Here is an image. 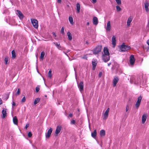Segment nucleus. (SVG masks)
I'll return each mask as SVG.
<instances>
[{"label":"nucleus","instance_id":"f257e3e1","mask_svg":"<svg viewBox=\"0 0 149 149\" xmlns=\"http://www.w3.org/2000/svg\"><path fill=\"white\" fill-rule=\"evenodd\" d=\"M120 49L121 51L122 52L126 51L131 48L130 46L125 45L124 43H123L122 45L120 46Z\"/></svg>","mask_w":149,"mask_h":149},{"label":"nucleus","instance_id":"f03ea898","mask_svg":"<svg viewBox=\"0 0 149 149\" xmlns=\"http://www.w3.org/2000/svg\"><path fill=\"white\" fill-rule=\"evenodd\" d=\"M31 22L33 27L36 29H37L38 27V21L36 19H31Z\"/></svg>","mask_w":149,"mask_h":149},{"label":"nucleus","instance_id":"7ed1b4c3","mask_svg":"<svg viewBox=\"0 0 149 149\" xmlns=\"http://www.w3.org/2000/svg\"><path fill=\"white\" fill-rule=\"evenodd\" d=\"M102 46L101 45H98L94 49V53L97 54L99 52H100L101 50Z\"/></svg>","mask_w":149,"mask_h":149},{"label":"nucleus","instance_id":"20e7f679","mask_svg":"<svg viewBox=\"0 0 149 149\" xmlns=\"http://www.w3.org/2000/svg\"><path fill=\"white\" fill-rule=\"evenodd\" d=\"M119 80V78L117 76H115L113 80V87H115Z\"/></svg>","mask_w":149,"mask_h":149},{"label":"nucleus","instance_id":"39448f33","mask_svg":"<svg viewBox=\"0 0 149 149\" xmlns=\"http://www.w3.org/2000/svg\"><path fill=\"white\" fill-rule=\"evenodd\" d=\"M110 58L109 55L103 54L102 59L104 62H107L110 60Z\"/></svg>","mask_w":149,"mask_h":149},{"label":"nucleus","instance_id":"423d86ee","mask_svg":"<svg viewBox=\"0 0 149 149\" xmlns=\"http://www.w3.org/2000/svg\"><path fill=\"white\" fill-rule=\"evenodd\" d=\"M130 63L131 65H133L135 61V59L134 58V55H131L130 56Z\"/></svg>","mask_w":149,"mask_h":149},{"label":"nucleus","instance_id":"0eeeda50","mask_svg":"<svg viewBox=\"0 0 149 149\" xmlns=\"http://www.w3.org/2000/svg\"><path fill=\"white\" fill-rule=\"evenodd\" d=\"M109 108H108L105 113H104L103 116V119L106 120L107 119L108 117V113L109 112Z\"/></svg>","mask_w":149,"mask_h":149},{"label":"nucleus","instance_id":"6e6552de","mask_svg":"<svg viewBox=\"0 0 149 149\" xmlns=\"http://www.w3.org/2000/svg\"><path fill=\"white\" fill-rule=\"evenodd\" d=\"M78 86L80 91H83V81H81L79 84H78Z\"/></svg>","mask_w":149,"mask_h":149},{"label":"nucleus","instance_id":"1a4fd4ad","mask_svg":"<svg viewBox=\"0 0 149 149\" xmlns=\"http://www.w3.org/2000/svg\"><path fill=\"white\" fill-rule=\"evenodd\" d=\"M52 131V129L50 128L49 129L47 134H46V138H49L50 137Z\"/></svg>","mask_w":149,"mask_h":149},{"label":"nucleus","instance_id":"9d476101","mask_svg":"<svg viewBox=\"0 0 149 149\" xmlns=\"http://www.w3.org/2000/svg\"><path fill=\"white\" fill-rule=\"evenodd\" d=\"M61 130V127L60 126H57L56 127L55 131L56 136H58V133L60 132Z\"/></svg>","mask_w":149,"mask_h":149},{"label":"nucleus","instance_id":"9b49d317","mask_svg":"<svg viewBox=\"0 0 149 149\" xmlns=\"http://www.w3.org/2000/svg\"><path fill=\"white\" fill-rule=\"evenodd\" d=\"M111 29V26L110 21H108L107 24V26L106 29L107 31H110Z\"/></svg>","mask_w":149,"mask_h":149},{"label":"nucleus","instance_id":"f8f14e48","mask_svg":"<svg viewBox=\"0 0 149 149\" xmlns=\"http://www.w3.org/2000/svg\"><path fill=\"white\" fill-rule=\"evenodd\" d=\"M133 17L132 16H130L127 19V25L128 26H129L130 25L131 22L133 19Z\"/></svg>","mask_w":149,"mask_h":149},{"label":"nucleus","instance_id":"ddd939ff","mask_svg":"<svg viewBox=\"0 0 149 149\" xmlns=\"http://www.w3.org/2000/svg\"><path fill=\"white\" fill-rule=\"evenodd\" d=\"M93 23L95 25H97L98 23L97 18L96 17H94L93 18Z\"/></svg>","mask_w":149,"mask_h":149},{"label":"nucleus","instance_id":"4468645a","mask_svg":"<svg viewBox=\"0 0 149 149\" xmlns=\"http://www.w3.org/2000/svg\"><path fill=\"white\" fill-rule=\"evenodd\" d=\"M147 115L146 114H144L142 116V123L143 124H144L146 119Z\"/></svg>","mask_w":149,"mask_h":149},{"label":"nucleus","instance_id":"2eb2a0df","mask_svg":"<svg viewBox=\"0 0 149 149\" xmlns=\"http://www.w3.org/2000/svg\"><path fill=\"white\" fill-rule=\"evenodd\" d=\"M17 14L20 19H22L24 17V16L21 11L19 10H17Z\"/></svg>","mask_w":149,"mask_h":149},{"label":"nucleus","instance_id":"dca6fc26","mask_svg":"<svg viewBox=\"0 0 149 149\" xmlns=\"http://www.w3.org/2000/svg\"><path fill=\"white\" fill-rule=\"evenodd\" d=\"M104 55H109L110 54L109 52L108 49L107 47H105L104 49Z\"/></svg>","mask_w":149,"mask_h":149},{"label":"nucleus","instance_id":"f3484780","mask_svg":"<svg viewBox=\"0 0 149 149\" xmlns=\"http://www.w3.org/2000/svg\"><path fill=\"white\" fill-rule=\"evenodd\" d=\"M116 38L115 36H113L112 37V44L113 47H114L116 45Z\"/></svg>","mask_w":149,"mask_h":149},{"label":"nucleus","instance_id":"a211bd4d","mask_svg":"<svg viewBox=\"0 0 149 149\" xmlns=\"http://www.w3.org/2000/svg\"><path fill=\"white\" fill-rule=\"evenodd\" d=\"M93 70H94L95 69V67L97 64V61L95 60L92 61Z\"/></svg>","mask_w":149,"mask_h":149},{"label":"nucleus","instance_id":"6ab92c4d","mask_svg":"<svg viewBox=\"0 0 149 149\" xmlns=\"http://www.w3.org/2000/svg\"><path fill=\"white\" fill-rule=\"evenodd\" d=\"M2 118H4L7 116V112L6 110H5L4 109L2 111Z\"/></svg>","mask_w":149,"mask_h":149},{"label":"nucleus","instance_id":"aec40b11","mask_svg":"<svg viewBox=\"0 0 149 149\" xmlns=\"http://www.w3.org/2000/svg\"><path fill=\"white\" fill-rule=\"evenodd\" d=\"M67 35L69 40H71L72 39V36L70 33L69 31L67 33Z\"/></svg>","mask_w":149,"mask_h":149},{"label":"nucleus","instance_id":"412c9836","mask_svg":"<svg viewBox=\"0 0 149 149\" xmlns=\"http://www.w3.org/2000/svg\"><path fill=\"white\" fill-rule=\"evenodd\" d=\"M13 121L15 125H17L18 124V120L17 117L16 116H14L13 118Z\"/></svg>","mask_w":149,"mask_h":149},{"label":"nucleus","instance_id":"4be33fe9","mask_svg":"<svg viewBox=\"0 0 149 149\" xmlns=\"http://www.w3.org/2000/svg\"><path fill=\"white\" fill-rule=\"evenodd\" d=\"M97 135V132L96 130H94L93 132L91 133V136L94 138L95 139Z\"/></svg>","mask_w":149,"mask_h":149},{"label":"nucleus","instance_id":"5701e85b","mask_svg":"<svg viewBox=\"0 0 149 149\" xmlns=\"http://www.w3.org/2000/svg\"><path fill=\"white\" fill-rule=\"evenodd\" d=\"M77 12L78 13H79L80 12V4L77 3L76 5Z\"/></svg>","mask_w":149,"mask_h":149},{"label":"nucleus","instance_id":"b1692460","mask_svg":"<svg viewBox=\"0 0 149 149\" xmlns=\"http://www.w3.org/2000/svg\"><path fill=\"white\" fill-rule=\"evenodd\" d=\"M100 134L101 136H105V131L104 130H102L100 132Z\"/></svg>","mask_w":149,"mask_h":149},{"label":"nucleus","instance_id":"393cba45","mask_svg":"<svg viewBox=\"0 0 149 149\" xmlns=\"http://www.w3.org/2000/svg\"><path fill=\"white\" fill-rule=\"evenodd\" d=\"M149 6V3L148 2H146L145 4V8L146 12H148L149 11L148 7Z\"/></svg>","mask_w":149,"mask_h":149},{"label":"nucleus","instance_id":"a878e982","mask_svg":"<svg viewBox=\"0 0 149 149\" xmlns=\"http://www.w3.org/2000/svg\"><path fill=\"white\" fill-rule=\"evenodd\" d=\"M40 100V98H36L34 101V103L35 105L38 103Z\"/></svg>","mask_w":149,"mask_h":149},{"label":"nucleus","instance_id":"bb28decb","mask_svg":"<svg viewBox=\"0 0 149 149\" xmlns=\"http://www.w3.org/2000/svg\"><path fill=\"white\" fill-rule=\"evenodd\" d=\"M11 54L12 58L13 59L15 58L16 57V53L14 50L12 51Z\"/></svg>","mask_w":149,"mask_h":149},{"label":"nucleus","instance_id":"cd10ccee","mask_svg":"<svg viewBox=\"0 0 149 149\" xmlns=\"http://www.w3.org/2000/svg\"><path fill=\"white\" fill-rule=\"evenodd\" d=\"M45 55V53L44 51L42 52L41 53L40 56V58L42 60H43L44 58V57Z\"/></svg>","mask_w":149,"mask_h":149},{"label":"nucleus","instance_id":"c85d7f7f","mask_svg":"<svg viewBox=\"0 0 149 149\" xmlns=\"http://www.w3.org/2000/svg\"><path fill=\"white\" fill-rule=\"evenodd\" d=\"M69 20L71 24H73V19L72 17H69Z\"/></svg>","mask_w":149,"mask_h":149},{"label":"nucleus","instance_id":"c756f323","mask_svg":"<svg viewBox=\"0 0 149 149\" xmlns=\"http://www.w3.org/2000/svg\"><path fill=\"white\" fill-rule=\"evenodd\" d=\"M53 43L54 44H55L56 46L57 47L58 49H60V48H61V46L60 45V44L59 43L58 44L57 42H54Z\"/></svg>","mask_w":149,"mask_h":149},{"label":"nucleus","instance_id":"7c9ffc66","mask_svg":"<svg viewBox=\"0 0 149 149\" xmlns=\"http://www.w3.org/2000/svg\"><path fill=\"white\" fill-rule=\"evenodd\" d=\"M116 10L117 12L120 11L122 10L121 8H120V7L118 6H116Z\"/></svg>","mask_w":149,"mask_h":149},{"label":"nucleus","instance_id":"2f4dec72","mask_svg":"<svg viewBox=\"0 0 149 149\" xmlns=\"http://www.w3.org/2000/svg\"><path fill=\"white\" fill-rule=\"evenodd\" d=\"M142 97L141 96H139L138 98V100L136 102L141 103V102L142 100Z\"/></svg>","mask_w":149,"mask_h":149},{"label":"nucleus","instance_id":"473e14b6","mask_svg":"<svg viewBox=\"0 0 149 149\" xmlns=\"http://www.w3.org/2000/svg\"><path fill=\"white\" fill-rule=\"evenodd\" d=\"M52 71L51 70H50L48 72V75L49 77L50 78H51L52 75Z\"/></svg>","mask_w":149,"mask_h":149},{"label":"nucleus","instance_id":"72a5a7b5","mask_svg":"<svg viewBox=\"0 0 149 149\" xmlns=\"http://www.w3.org/2000/svg\"><path fill=\"white\" fill-rule=\"evenodd\" d=\"M140 103L139 102H136V104H135V106H136V107L137 108H138L139 107L140 105Z\"/></svg>","mask_w":149,"mask_h":149},{"label":"nucleus","instance_id":"f704fd0d","mask_svg":"<svg viewBox=\"0 0 149 149\" xmlns=\"http://www.w3.org/2000/svg\"><path fill=\"white\" fill-rule=\"evenodd\" d=\"M117 4L118 5H120L121 4V0H115Z\"/></svg>","mask_w":149,"mask_h":149},{"label":"nucleus","instance_id":"c9c22d12","mask_svg":"<svg viewBox=\"0 0 149 149\" xmlns=\"http://www.w3.org/2000/svg\"><path fill=\"white\" fill-rule=\"evenodd\" d=\"M61 32L63 35H64V28L63 27L61 28Z\"/></svg>","mask_w":149,"mask_h":149},{"label":"nucleus","instance_id":"e433bc0d","mask_svg":"<svg viewBox=\"0 0 149 149\" xmlns=\"http://www.w3.org/2000/svg\"><path fill=\"white\" fill-rule=\"evenodd\" d=\"M5 63L7 64L8 61V57H6L5 59Z\"/></svg>","mask_w":149,"mask_h":149},{"label":"nucleus","instance_id":"4c0bfd02","mask_svg":"<svg viewBox=\"0 0 149 149\" xmlns=\"http://www.w3.org/2000/svg\"><path fill=\"white\" fill-rule=\"evenodd\" d=\"M26 101V98L25 96L21 100L22 102H24Z\"/></svg>","mask_w":149,"mask_h":149},{"label":"nucleus","instance_id":"58836bf2","mask_svg":"<svg viewBox=\"0 0 149 149\" xmlns=\"http://www.w3.org/2000/svg\"><path fill=\"white\" fill-rule=\"evenodd\" d=\"M75 121L74 120H73L70 122V124L72 125H74L75 124Z\"/></svg>","mask_w":149,"mask_h":149},{"label":"nucleus","instance_id":"ea45409f","mask_svg":"<svg viewBox=\"0 0 149 149\" xmlns=\"http://www.w3.org/2000/svg\"><path fill=\"white\" fill-rule=\"evenodd\" d=\"M129 108V106L127 104L126 107V111L127 112Z\"/></svg>","mask_w":149,"mask_h":149},{"label":"nucleus","instance_id":"a19ab883","mask_svg":"<svg viewBox=\"0 0 149 149\" xmlns=\"http://www.w3.org/2000/svg\"><path fill=\"white\" fill-rule=\"evenodd\" d=\"M20 93V88H19L18 89L17 91V93H16V95H19Z\"/></svg>","mask_w":149,"mask_h":149},{"label":"nucleus","instance_id":"79ce46f5","mask_svg":"<svg viewBox=\"0 0 149 149\" xmlns=\"http://www.w3.org/2000/svg\"><path fill=\"white\" fill-rule=\"evenodd\" d=\"M32 134L31 132H29L28 133V136L29 137H31L32 136Z\"/></svg>","mask_w":149,"mask_h":149},{"label":"nucleus","instance_id":"37998d69","mask_svg":"<svg viewBox=\"0 0 149 149\" xmlns=\"http://www.w3.org/2000/svg\"><path fill=\"white\" fill-rule=\"evenodd\" d=\"M36 90L37 93L40 90V88L38 86L36 87Z\"/></svg>","mask_w":149,"mask_h":149},{"label":"nucleus","instance_id":"c03bdc74","mask_svg":"<svg viewBox=\"0 0 149 149\" xmlns=\"http://www.w3.org/2000/svg\"><path fill=\"white\" fill-rule=\"evenodd\" d=\"M102 72H100L98 74V76L99 77H101L102 75Z\"/></svg>","mask_w":149,"mask_h":149},{"label":"nucleus","instance_id":"a18cd8bd","mask_svg":"<svg viewBox=\"0 0 149 149\" xmlns=\"http://www.w3.org/2000/svg\"><path fill=\"white\" fill-rule=\"evenodd\" d=\"M29 127V124H26L25 127V128L26 129Z\"/></svg>","mask_w":149,"mask_h":149},{"label":"nucleus","instance_id":"49530a36","mask_svg":"<svg viewBox=\"0 0 149 149\" xmlns=\"http://www.w3.org/2000/svg\"><path fill=\"white\" fill-rule=\"evenodd\" d=\"M73 116V114L72 113H70V114H69V116H68V117L69 118V117H72Z\"/></svg>","mask_w":149,"mask_h":149},{"label":"nucleus","instance_id":"de8ad7c7","mask_svg":"<svg viewBox=\"0 0 149 149\" xmlns=\"http://www.w3.org/2000/svg\"><path fill=\"white\" fill-rule=\"evenodd\" d=\"M9 97V94H8L6 95V100Z\"/></svg>","mask_w":149,"mask_h":149},{"label":"nucleus","instance_id":"09e8293b","mask_svg":"<svg viewBox=\"0 0 149 149\" xmlns=\"http://www.w3.org/2000/svg\"><path fill=\"white\" fill-rule=\"evenodd\" d=\"M12 106L13 107V106H15L16 104H15V102H14L13 101L12 102Z\"/></svg>","mask_w":149,"mask_h":149},{"label":"nucleus","instance_id":"8fccbe9b","mask_svg":"<svg viewBox=\"0 0 149 149\" xmlns=\"http://www.w3.org/2000/svg\"><path fill=\"white\" fill-rule=\"evenodd\" d=\"M53 35L55 37H56V33L54 32H52V33Z\"/></svg>","mask_w":149,"mask_h":149},{"label":"nucleus","instance_id":"3c124183","mask_svg":"<svg viewBox=\"0 0 149 149\" xmlns=\"http://www.w3.org/2000/svg\"><path fill=\"white\" fill-rule=\"evenodd\" d=\"M83 58L84 59H86L87 60V57L86 56H84L83 57Z\"/></svg>","mask_w":149,"mask_h":149},{"label":"nucleus","instance_id":"603ef678","mask_svg":"<svg viewBox=\"0 0 149 149\" xmlns=\"http://www.w3.org/2000/svg\"><path fill=\"white\" fill-rule=\"evenodd\" d=\"M3 103L2 100L0 98V104H1Z\"/></svg>","mask_w":149,"mask_h":149},{"label":"nucleus","instance_id":"864d4df0","mask_svg":"<svg viewBox=\"0 0 149 149\" xmlns=\"http://www.w3.org/2000/svg\"><path fill=\"white\" fill-rule=\"evenodd\" d=\"M57 2L58 3H61V0H57Z\"/></svg>","mask_w":149,"mask_h":149},{"label":"nucleus","instance_id":"5fc2aeb1","mask_svg":"<svg viewBox=\"0 0 149 149\" xmlns=\"http://www.w3.org/2000/svg\"><path fill=\"white\" fill-rule=\"evenodd\" d=\"M92 1L93 3H95L97 1L96 0H92Z\"/></svg>","mask_w":149,"mask_h":149},{"label":"nucleus","instance_id":"6e6d98bb","mask_svg":"<svg viewBox=\"0 0 149 149\" xmlns=\"http://www.w3.org/2000/svg\"><path fill=\"white\" fill-rule=\"evenodd\" d=\"M147 43L149 46V40H147Z\"/></svg>","mask_w":149,"mask_h":149},{"label":"nucleus","instance_id":"4d7b16f0","mask_svg":"<svg viewBox=\"0 0 149 149\" xmlns=\"http://www.w3.org/2000/svg\"><path fill=\"white\" fill-rule=\"evenodd\" d=\"M134 83L135 84H138V82H136V81H135L134 82Z\"/></svg>","mask_w":149,"mask_h":149},{"label":"nucleus","instance_id":"13d9d810","mask_svg":"<svg viewBox=\"0 0 149 149\" xmlns=\"http://www.w3.org/2000/svg\"><path fill=\"white\" fill-rule=\"evenodd\" d=\"M111 63H108V66H109L111 65Z\"/></svg>","mask_w":149,"mask_h":149},{"label":"nucleus","instance_id":"bf43d9fd","mask_svg":"<svg viewBox=\"0 0 149 149\" xmlns=\"http://www.w3.org/2000/svg\"><path fill=\"white\" fill-rule=\"evenodd\" d=\"M89 22H87V25H89Z\"/></svg>","mask_w":149,"mask_h":149},{"label":"nucleus","instance_id":"052dcab7","mask_svg":"<svg viewBox=\"0 0 149 149\" xmlns=\"http://www.w3.org/2000/svg\"><path fill=\"white\" fill-rule=\"evenodd\" d=\"M9 24H11V22H10V20L9 21Z\"/></svg>","mask_w":149,"mask_h":149},{"label":"nucleus","instance_id":"680f3d73","mask_svg":"<svg viewBox=\"0 0 149 149\" xmlns=\"http://www.w3.org/2000/svg\"><path fill=\"white\" fill-rule=\"evenodd\" d=\"M86 43L87 44H88V42L87 41H86Z\"/></svg>","mask_w":149,"mask_h":149},{"label":"nucleus","instance_id":"e2e57ef3","mask_svg":"<svg viewBox=\"0 0 149 149\" xmlns=\"http://www.w3.org/2000/svg\"><path fill=\"white\" fill-rule=\"evenodd\" d=\"M6 22H8V20H7V18H6Z\"/></svg>","mask_w":149,"mask_h":149},{"label":"nucleus","instance_id":"0e129e2a","mask_svg":"<svg viewBox=\"0 0 149 149\" xmlns=\"http://www.w3.org/2000/svg\"><path fill=\"white\" fill-rule=\"evenodd\" d=\"M130 81L131 82V83H133V82H132V80H131H131H130Z\"/></svg>","mask_w":149,"mask_h":149},{"label":"nucleus","instance_id":"69168bd1","mask_svg":"<svg viewBox=\"0 0 149 149\" xmlns=\"http://www.w3.org/2000/svg\"><path fill=\"white\" fill-rule=\"evenodd\" d=\"M45 97H47V95H45Z\"/></svg>","mask_w":149,"mask_h":149}]
</instances>
